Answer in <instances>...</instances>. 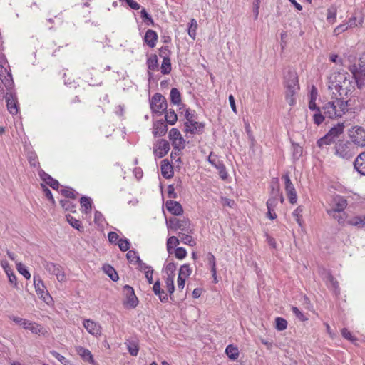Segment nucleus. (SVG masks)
Segmentation results:
<instances>
[{"mask_svg": "<svg viewBox=\"0 0 365 365\" xmlns=\"http://www.w3.org/2000/svg\"><path fill=\"white\" fill-rule=\"evenodd\" d=\"M80 204L81 207L83 209V212L86 214L91 212L92 210V200L90 197L83 196L80 200Z\"/></svg>", "mask_w": 365, "mask_h": 365, "instance_id": "35", "label": "nucleus"}, {"mask_svg": "<svg viewBox=\"0 0 365 365\" xmlns=\"http://www.w3.org/2000/svg\"><path fill=\"white\" fill-rule=\"evenodd\" d=\"M341 334L344 338H345L346 339H347L350 341H354L356 340V337L354 336L351 334V333L346 328H344L341 329Z\"/></svg>", "mask_w": 365, "mask_h": 365, "instance_id": "64", "label": "nucleus"}, {"mask_svg": "<svg viewBox=\"0 0 365 365\" xmlns=\"http://www.w3.org/2000/svg\"><path fill=\"white\" fill-rule=\"evenodd\" d=\"M123 294L125 297L124 304L127 307L132 309L135 308L138 304V299L135 294L133 288L129 285H125L123 287Z\"/></svg>", "mask_w": 365, "mask_h": 365, "instance_id": "11", "label": "nucleus"}, {"mask_svg": "<svg viewBox=\"0 0 365 365\" xmlns=\"http://www.w3.org/2000/svg\"><path fill=\"white\" fill-rule=\"evenodd\" d=\"M175 255L179 259H184L187 255V251L183 247H178L175 250Z\"/></svg>", "mask_w": 365, "mask_h": 365, "instance_id": "63", "label": "nucleus"}, {"mask_svg": "<svg viewBox=\"0 0 365 365\" xmlns=\"http://www.w3.org/2000/svg\"><path fill=\"white\" fill-rule=\"evenodd\" d=\"M171 62L170 59L168 56L163 57V60L161 64L160 70L163 75L169 74L171 71Z\"/></svg>", "mask_w": 365, "mask_h": 365, "instance_id": "38", "label": "nucleus"}, {"mask_svg": "<svg viewBox=\"0 0 365 365\" xmlns=\"http://www.w3.org/2000/svg\"><path fill=\"white\" fill-rule=\"evenodd\" d=\"M60 192L65 197L70 199H76L78 195V192L71 187H65L61 189Z\"/></svg>", "mask_w": 365, "mask_h": 365, "instance_id": "45", "label": "nucleus"}, {"mask_svg": "<svg viewBox=\"0 0 365 365\" xmlns=\"http://www.w3.org/2000/svg\"><path fill=\"white\" fill-rule=\"evenodd\" d=\"M225 354L228 358L232 361L237 360L240 354L237 346L232 344H230L226 347Z\"/></svg>", "mask_w": 365, "mask_h": 365, "instance_id": "31", "label": "nucleus"}, {"mask_svg": "<svg viewBox=\"0 0 365 365\" xmlns=\"http://www.w3.org/2000/svg\"><path fill=\"white\" fill-rule=\"evenodd\" d=\"M348 78H349V73L345 71L334 72L329 78V89L336 91L338 89L341 88V86Z\"/></svg>", "mask_w": 365, "mask_h": 365, "instance_id": "5", "label": "nucleus"}, {"mask_svg": "<svg viewBox=\"0 0 365 365\" xmlns=\"http://www.w3.org/2000/svg\"><path fill=\"white\" fill-rule=\"evenodd\" d=\"M335 100L326 103L322 107V114L325 118H341L346 113H355V99L350 98L344 99L336 95Z\"/></svg>", "mask_w": 365, "mask_h": 365, "instance_id": "1", "label": "nucleus"}, {"mask_svg": "<svg viewBox=\"0 0 365 365\" xmlns=\"http://www.w3.org/2000/svg\"><path fill=\"white\" fill-rule=\"evenodd\" d=\"M126 257L128 262L133 264H136L138 262H140V257L134 250H128V252L126 254Z\"/></svg>", "mask_w": 365, "mask_h": 365, "instance_id": "46", "label": "nucleus"}, {"mask_svg": "<svg viewBox=\"0 0 365 365\" xmlns=\"http://www.w3.org/2000/svg\"><path fill=\"white\" fill-rule=\"evenodd\" d=\"M358 73L365 78V52L363 53L359 60V71Z\"/></svg>", "mask_w": 365, "mask_h": 365, "instance_id": "50", "label": "nucleus"}, {"mask_svg": "<svg viewBox=\"0 0 365 365\" xmlns=\"http://www.w3.org/2000/svg\"><path fill=\"white\" fill-rule=\"evenodd\" d=\"M208 161L219 170V175L222 180L227 179V173L222 162L212 158L211 155L209 156Z\"/></svg>", "mask_w": 365, "mask_h": 365, "instance_id": "20", "label": "nucleus"}, {"mask_svg": "<svg viewBox=\"0 0 365 365\" xmlns=\"http://www.w3.org/2000/svg\"><path fill=\"white\" fill-rule=\"evenodd\" d=\"M117 244L122 252H126L130 249V241L128 239H120Z\"/></svg>", "mask_w": 365, "mask_h": 365, "instance_id": "58", "label": "nucleus"}, {"mask_svg": "<svg viewBox=\"0 0 365 365\" xmlns=\"http://www.w3.org/2000/svg\"><path fill=\"white\" fill-rule=\"evenodd\" d=\"M284 86L289 89H299L298 78L295 73L289 72L284 76Z\"/></svg>", "mask_w": 365, "mask_h": 365, "instance_id": "17", "label": "nucleus"}, {"mask_svg": "<svg viewBox=\"0 0 365 365\" xmlns=\"http://www.w3.org/2000/svg\"><path fill=\"white\" fill-rule=\"evenodd\" d=\"M104 272L108 274V276L114 282L118 279V274L116 271L110 265H106L103 267Z\"/></svg>", "mask_w": 365, "mask_h": 365, "instance_id": "44", "label": "nucleus"}, {"mask_svg": "<svg viewBox=\"0 0 365 365\" xmlns=\"http://www.w3.org/2000/svg\"><path fill=\"white\" fill-rule=\"evenodd\" d=\"M170 150V143L165 139L158 140L153 146L155 158H162L167 155Z\"/></svg>", "mask_w": 365, "mask_h": 365, "instance_id": "12", "label": "nucleus"}, {"mask_svg": "<svg viewBox=\"0 0 365 365\" xmlns=\"http://www.w3.org/2000/svg\"><path fill=\"white\" fill-rule=\"evenodd\" d=\"M60 204L65 210L76 212V205L68 200H61Z\"/></svg>", "mask_w": 365, "mask_h": 365, "instance_id": "47", "label": "nucleus"}, {"mask_svg": "<svg viewBox=\"0 0 365 365\" xmlns=\"http://www.w3.org/2000/svg\"><path fill=\"white\" fill-rule=\"evenodd\" d=\"M170 101L172 103L179 106L181 103V95L176 88H173L170 93Z\"/></svg>", "mask_w": 365, "mask_h": 365, "instance_id": "37", "label": "nucleus"}, {"mask_svg": "<svg viewBox=\"0 0 365 365\" xmlns=\"http://www.w3.org/2000/svg\"><path fill=\"white\" fill-rule=\"evenodd\" d=\"M140 16L146 24H153L152 16L146 11L145 9L141 10Z\"/></svg>", "mask_w": 365, "mask_h": 365, "instance_id": "60", "label": "nucleus"}, {"mask_svg": "<svg viewBox=\"0 0 365 365\" xmlns=\"http://www.w3.org/2000/svg\"><path fill=\"white\" fill-rule=\"evenodd\" d=\"M68 222L75 229L78 230H83V227L81 225V222L78 220H76L71 215L68 214L66 215Z\"/></svg>", "mask_w": 365, "mask_h": 365, "instance_id": "41", "label": "nucleus"}, {"mask_svg": "<svg viewBox=\"0 0 365 365\" xmlns=\"http://www.w3.org/2000/svg\"><path fill=\"white\" fill-rule=\"evenodd\" d=\"M324 280L329 288H332L334 292L339 293V282L331 273L327 272L326 274Z\"/></svg>", "mask_w": 365, "mask_h": 365, "instance_id": "28", "label": "nucleus"}, {"mask_svg": "<svg viewBox=\"0 0 365 365\" xmlns=\"http://www.w3.org/2000/svg\"><path fill=\"white\" fill-rule=\"evenodd\" d=\"M334 154L343 159L349 160L354 155V145L348 140H337L334 145Z\"/></svg>", "mask_w": 365, "mask_h": 365, "instance_id": "3", "label": "nucleus"}, {"mask_svg": "<svg viewBox=\"0 0 365 365\" xmlns=\"http://www.w3.org/2000/svg\"><path fill=\"white\" fill-rule=\"evenodd\" d=\"M197 27V21L195 19H192L188 28V34L192 39H195Z\"/></svg>", "mask_w": 365, "mask_h": 365, "instance_id": "48", "label": "nucleus"}, {"mask_svg": "<svg viewBox=\"0 0 365 365\" xmlns=\"http://www.w3.org/2000/svg\"><path fill=\"white\" fill-rule=\"evenodd\" d=\"M43 266L45 269L50 274L56 275L57 279L59 282H63L66 279L64 272L60 264L51 262L44 261L43 262Z\"/></svg>", "mask_w": 365, "mask_h": 365, "instance_id": "9", "label": "nucleus"}, {"mask_svg": "<svg viewBox=\"0 0 365 365\" xmlns=\"http://www.w3.org/2000/svg\"><path fill=\"white\" fill-rule=\"evenodd\" d=\"M309 108L312 111L314 112V113L313 114L314 123L317 125H321L324 120V116L322 114L323 111L322 108L317 106L316 101L309 100Z\"/></svg>", "mask_w": 365, "mask_h": 365, "instance_id": "14", "label": "nucleus"}, {"mask_svg": "<svg viewBox=\"0 0 365 365\" xmlns=\"http://www.w3.org/2000/svg\"><path fill=\"white\" fill-rule=\"evenodd\" d=\"M344 123H338L337 125L332 127L329 130V133L337 141L339 140L338 138L340 135L344 132Z\"/></svg>", "mask_w": 365, "mask_h": 365, "instance_id": "34", "label": "nucleus"}, {"mask_svg": "<svg viewBox=\"0 0 365 365\" xmlns=\"http://www.w3.org/2000/svg\"><path fill=\"white\" fill-rule=\"evenodd\" d=\"M148 68L149 71H155L158 68V61L156 55H152L147 60Z\"/></svg>", "mask_w": 365, "mask_h": 365, "instance_id": "42", "label": "nucleus"}, {"mask_svg": "<svg viewBox=\"0 0 365 365\" xmlns=\"http://www.w3.org/2000/svg\"><path fill=\"white\" fill-rule=\"evenodd\" d=\"M165 119L166 123H168L170 125H174L178 120V116L173 110L170 109L165 112Z\"/></svg>", "mask_w": 365, "mask_h": 365, "instance_id": "39", "label": "nucleus"}, {"mask_svg": "<svg viewBox=\"0 0 365 365\" xmlns=\"http://www.w3.org/2000/svg\"><path fill=\"white\" fill-rule=\"evenodd\" d=\"M334 205L327 209V211L344 212V209L347 207V200L342 196L337 195L334 199Z\"/></svg>", "mask_w": 365, "mask_h": 365, "instance_id": "16", "label": "nucleus"}, {"mask_svg": "<svg viewBox=\"0 0 365 365\" xmlns=\"http://www.w3.org/2000/svg\"><path fill=\"white\" fill-rule=\"evenodd\" d=\"M166 225L168 230L176 231L180 230L182 232L187 233H193V229L191 227L190 221L187 217L182 219L177 217H170L166 221Z\"/></svg>", "mask_w": 365, "mask_h": 365, "instance_id": "4", "label": "nucleus"}, {"mask_svg": "<svg viewBox=\"0 0 365 365\" xmlns=\"http://www.w3.org/2000/svg\"><path fill=\"white\" fill-rule=\"evenodd\" d=\"M83 325L90 334L95 336L101 335V327L97 322L91 319H85L83 322Z\"/></svg>", "mask_w": 365, "mask_h": 365, "instance_id": "15", "label": "nucleus"}, {"mask_svg": "<svg viewBox=\"0 0 365 365\" xmlns=\"http://www.w3.org/2000/svg\"><path fill=\"white\" fill-rule=\"evenodd\" d=\"M336 142L337 141L329 133H327L324 136L317 141V145L319 148H323L324 146L329 145L332 143L336 145Z\"/></svg>", "mask_w": 365, "mask_h": 365, "instance_id": "30", "label": "nucleus"}, {"mask_svg": "<svg viewBox=\"0 0 365 365\" xmlns=\"http://www.w3.org/2000/svg\"><path fill=\"white\" fill-rule=\"evenodd\" d=\"M298 89H289L287 88L286 91V101L290 105L292 106L295 103L294 95Z\"/></svg>", "mask_w": 365, "mask_h": 365, "instance_id": "49", "label": "nucleus"}, {"mask_svg": "<svg viewBox=\"0 0 365 365\" xmlns=\"http://www.w3.org/2000/svg\"><path fill=\"white\" fill-rule=\"evenodd\" d=\"M6 275L8 277L9 283L13 284L15 288L18 289L17 278L13 270H9V272L7 271Z\"/></svg>", "mask_w": 365, "mask_h": 365, "instance_id": "61", "label": "nucleus"}, {"mask_svg": "<svg viewBox=\"0 0 365 365\" xmlns=\"http://www.w3.org/2000/svg\"><path fill=\"white\" fill-rule=\"evenodd\" d=\"M16 269L18 272L21 274H22L26 279H30L31 274L24 264H22L21 262L16 263Z\"/></svg>", "mask_w": 365, "mask_h": 365, "instance_id": "54", "label": "nucleus"}, {"mask_svg": "<svg viewBox=\"0 0 365 365\" xmlns=\"http://www.w3.org/2000/svg\"><path fill=\"white\" fill-rule=\"evenodd\" d=\"M270 187V196L267 201V210L275 209L278 204L279 196L280 195V189L277 180L272 181Z\"/></svg>", "mask_w": 365, "mask_h": 365, "instance_id": "8", "label": "nucleus"}, {"mask_svg": "<svg viewBox=\"0 0 365 365\" xmlns=\"http://www.w3.org/2000/svg\"><path fill=\"white\" fill-rule=\"evenodd\" d=\"M276 322V329L278 331H283L287 329V322L285 319L282 317H277L275 319Z\"/></svg>", "mask_w": 365, "mask_h": 365, "instance_id": "56", "label": "nucleus"}, {"mask_svg": "<svg viewBox=\"0 0 365 365\" xmlns=\"http://www.w3.org/2000/svg\"><path fill=\"white\" fill-rule=\"evenodd\" d=\"M190 234L191 233H187L185 232H179L178 237L182 243L187 245L190 247H194L196 245V242L194 240V238L190 235Z\"/></svg>", "mask_w": 365, "mask_h": 365, "instance_id": "32", "label": "nucleus"}, {"mask_svg": "<svg viewBox=\"0 0 365 365\" xmlns=\"http://www.w3.org/2000/svg\"><path fill=\"white\" fill-rule=\"evenodd\" d=\"M167 210L173 215L178 216L183 213V208L180 203L172 200H167L165 202Z\"/></svg>", "mask_w": 365, "mask_h": 365, "instance_id": "18", "label": "nucleus"}, {"mask_svg": "<svg viewBox=\"0 0 365 365\" xmlns=\"http://www.w3.org/2000/svg\"><path fill=\"white\" fill-rule=\"evenodd\" d=\"M192 272L191 269L190 268V266L187 264H185L181 266L178 276L183 277H187L190 275Z\"/></svg>", "mask_w": 365, "mask_h": 365, "instance_id": "57", "label": "nucleus"}, {"mask_svg": "<svg viewBox=\"0 0 365 365\" xmlns=\"http://www.w3.org/2000/svg\"><path fill=\"white\" fill-rule=\"evenodd\" d=\"M303 209L299 206L297 209H295L292 213L293 216L295 217L297 222L299 226H302V213Z\"/></svg>", "mask_w": 365, "mask_h": 365, "instance_id": "59", "label": "nucleus"}, {"mask_svg": "<svg viewBox=\"0 0 365 365\" xmlns=\"http://www.w3.org/2000/svg\"><path fill=\"white\" fill-rule=\"evenodd\" d=\"M76 351L84 361L94 364L93 356L88 349L79 346L76 347Z\"/></svg>", "mask_w": 365, "mask_h": 365, "instance_id": "21", "label": "nucleus"}, {"mask_svg": "<svg viewBox=\"0 0 365 365\" xmlns=\"http://www.w3.org/2000/svg\"><path fill=\"white\" fill-rule=\"evenodd\" d=\"M282 179L284 180L285 191L289 197L291 204H295L297 200V195L294 185L291 182L288 173L282 175Z\"/></svg>", "mask_w": 365, "mask_h": 365, "instance_id": "13", "label": "nucleus"}, {"mask_svg": "<svg viewBox=\"0 0 365 365\" xmlns=\"http://www.w3.org/2000/svg\"><path fill=\"white\" fill-rule=\"evenodd\" d=\"M172 144L174 150L180 152L182 149L185 148V140L181 135L176 140H173Z\"/></svg>", "mask_w": 365, "mask_h": 365, "instance_id": "43", "label": "nucleus"}, {"mask_svg": "<svg viewBox=\"0 0 365 365\" xmlns=\"http://www.w3.org/2000/svg\"><path fill=\"white\" fill-rule=\"evenodd\" d=\"M185 132L191 134L200 133L203 131L204 124L195 120L185 123Z\"/></svg>", "mask_w": 365, "mask_h": 365, "instance_id": "19", "label": "nucleus"}, {"mask_svg": "<svg viewBox=\"0 0 365 365\" xmlns=\"http://www.w3.org/2000/svg\"><path fill=\"white\" fill-rule=\"evenodd\" d=\"M336 19V9L330 7L327 9V20L329 23L333 24Z\"/></svg>", "mask_w": 365, "mask_h": 365, "instance_id": "51", "label": "nucleus"}, {"mask_svg": "<svg viewBox=\"0 0 365 365\" xmlns=\"http://www.w3.org/2000/svg\"><path fill=\"white\" fill-rule=\"evenodd\" d=\"M1 82L5 86L6 91H15L14 90V81L11 74L9 73L6 76L0 78Z\"/></svg>", "mask_w": 365, "mask_h": 365, "instance_id": "36", "label": "nucleus"}, {"mask_svg": "<svg viewBox=\"0 0 365 365\" xmlns=\"http://www.w3.org/2000/svg\"><path fill=\"white\" fill-rule=\"evenodd\" d=\"M22 327L24 329L31 331L33 334H38L42 332V327L41 325L27 319L25 320Z\"/></svg>", "mask_w": 365, "mask_h": 365, "instance_id": "29", "label": "nucleus"}, {"mask_svg": "<svg viewBox=\"0 0 365 365\" xmlns=\"http://www.w3.org/2000/svg\"><path fill=\"white\" fill-rule=\"evenodd\" d=\"M153 128L154 136H163L167 133L168 125L164 121L158 120L154 123Z\"/></svg>", "mask_w": 365, "mask_h": 365, "instance_id": "25", "label": "nucleus"}, {"mask_svg": "<svg viewBox=\"0 0 365 365\" xmlns=\"http://www.w3.org/2000/svg\"><path fill=\"white\" fill-rule=\"evenodd\" d=\"M158 34L157 33L152 30L148 29L145 34L144 41L147 43V45L150 48H153L155 46L156 41L158 40Z\"/></svg>", "mask_w": 365, "mask_h": 365, "instance_id": "26", "label": "nucleus"}, {"mask_svg": "<svg viewBox=\"0 0 365 365\" xmlns=\"http://www.w3.org/2000/svg\"><path fill=\"white\" fill-rule=\"evenodd\" d=\"M207 263L210 267V271L212 272V277H215V274L217 272V269H216V260H215V256L211 252H209L207 255Z\"/></svg>", "mask_w": 365, "mask_h": 365, "instance_id": "40", "label": "nucleus"}, {"mask_svg": "<svg viewBox=\"0 0 365 365\" xmlns=\"http://www.w3.org/2000/svg\"><path fill=\"white\" fill-rule=\"evenodd\" d=\"M128 350L130 355L135 356L138 354L139 349L135 343L129 342L128 344Z\"/></svg>", "mask_w": 365, "mask_h": 365, "instance_id": "62", "label": "nucleus"}, {"mask_svg": "<svg viewBox=\"0 0 365 365\" xmlns=\"http://www.w3.org/2000/svg\"><path fill=\"white\" fill-rule=\"evenodd\" d=\"M327 213L337 220L339 225H344L347 217L345 212L327 211Z\"/></svg>", "mask_w": 365, "mask_h": 365, "instance_id": "33", "label": "nucleus"}, {"mask_svg": "<svg viewBox=\"0 0 365 365\" xmlns=\"http://www.w3.org/2000/svg\"><path fill=\"white\" fill-rule=\"evenodd\" d=\"M51 355L55 357L58 361H59L63 365H72V363L70 360L60 354L58 352L56 351H52L51 352Z\"/></svg>", "mask_w": 365, "mask_h": 365, "instance_id": "53", "label": "nucleus"}, {"mask_svg": "<svg viewBox=\"0 0 365 365\" xmlns=\"http://www.w3.org/2000/svg\"><path fill=\"white\" fill-rule=\"evenodd\" d=\"M165 284L168 289V293L171 296V294L174 292L175 286H174V275H169L165 279Z\"/></svg>", "mask_w": 365, "mask_h": 365, "instance_id": "52", "label": "nucleus"}, {"mask_svg": "<svg viewBox=\"0 0 365 365\" xmlns=\"http://www.w3.org/2000/svg\"><path fill=\"white\" fill-rule=\"evenodd\" d=\"M350 71L351 74L349 73V78H348L344 84L341 86V88L338 89L336 92L338 93L337 96L340 98H344V99L350 98V96L355 90V83L357 84L358 87L361 88V84L359 82V80L357 78V68L356 65L351 66Z\"/></svg>", "mask_w": 365, "mask_h": 365, "instance_id": "2", "label": "nucleus"}, {"mask_svg": "<svg viewBox=\"0 0 365 365\" xmlns=\"http://www.w3.org/2000/svg\"><path fill=\"white\" fill-rule=\"evenodd\" d=\"M160 170L161 174L165 178L169 179L173 177V166L167 159L163 160L161 161Z\"/></svg>", "mask_w": 365, "mask_h": 365, "instance_id": "23", "label": "nucleus"}, {"mask_svg": "<svg viewBox=\"0 0 365 365\" xmlns=\"http://www.w3.org/2000/svg\"><path fill=\"white\" fill-rule=\"evenodd\" d=\"M166 98L160 93H155L150 100V108L153 112L161 115L167 109Z\"/></svg>", "mask_w": 365, "mask_h": 365, "instance_id": "6", "label": "nucleus"}, {"mask_svg": "<svg viewBox=\"0 0 365 365\" xmlns=\"http://www.w3.org/2000/svg\"><path fill=\"white\" fill-rule=\"evenodd\" d=\"M39 175L41 180L45 182L48 185H49L53 190H58L60 184L58 180L53 178L50 175L45 173L44 171H41L39 173Z\"/></svg>", "mask_w": 365, "mask_h": 365, "instance_id": "24", "label": "nucleus"}, {"mask_svg": "<svg viewBox=\"0 0 365 365\" xmlns=\"http://www.w3.org/2000/svg\"><path fill=\"white\" fill-rule=\"evenodd\" d=\"M347 224L358 229L365 228V215H358L347 220Z\"/></svg>", "mask_w": 365, "mask_h": 365, "instance_id": "27", "label": "nucleus"}, {"mask_svg": "<svg viewBox=\"0 0 365 365\" xmlns=\"http://www.w3.org/2000/svg\"><path fill=\"white\" fill-rule=\"evenodd\" d=\"M349 135L353 144L359 146H365V130L361 127L355 126L349 130Z\"/></svg>", "mask_w": 365, "mask_h": 365, "instance_id": "10", "label": "nucleus"}, {"mask_svg": "<svg viewBox=\"0 0 365 365\" xmlns=\"http://www.w3.org/2000/svg\"><path fill=\"white\" fill-rule=\"evenodd\" d=\"M34 284L38 296L46 303L48 304L51 300V297L47 291L43 282L38 275L34 276Z\"/></svg>", "mask_w": 365, "mask_h": 365, "instance_id": "7", "label": "nucleus"}, {"mask_svg": "<svg viewBox=\"0 0 365 365\" xmlns=\"http://www.w3.org/2000/svg\"><path fill=\"white\" fill-rule=\"evenodd\" d=\"M180 243V240L175 236L170 237L167 240V250L168 252H171V250L174 246H177Z\"/></svg>", "mask_w": 365, "mask_h": 365, "instance_id": "55", "label": "nucleus"}, {"mask_svg": "<svg viewBox=\"0 0 365 365\" xmlns=\"http://www.w3.org/2000/svg\"><path fill=\"white\" fill-rule=\"evenodd\" d=\"M354 166L359 173L365 175V152L357 156L354 160Z\"/></svg>", "mask_w": 365, "mask_h": 365, "instance_id": "22", "label": "nucleus"}]
</instances>
